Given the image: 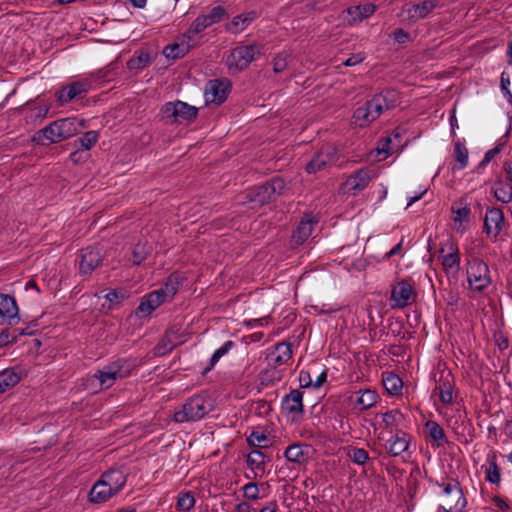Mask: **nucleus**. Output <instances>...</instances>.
Masks as SVG:
<instances>
[{"mask_svg": "<svg viewBox=\"0 0 512 512\" xmlns=\"http://www.w3.org/2000/svg\"><path fill=\"white\" fill-rule=\"evenodd\" d=\"M226 14V11L221 6L213 7L207 14H203V16L208 21V24L213 25L215 23L220 22Z\"/></svg>", "mask_w": 512, "mask_h": 512, "instance_id": "nucleus-51", "label": "nucleus"}, {"mask_svg": "<svg viewBox=\"0 0 512 512\" xmlns=\"http://www.w3.org/2000/svg\"><path fill=\"white\" fill-rule=\"evenodd\" d=\"M409 443L410 436L400 430L387 441L386 449L391 456H399L408 449Z\"/></svg>", "mask_w": 512, "mask_h": 512, "instance_id": "nucleus-26", "label": "nucleus"}, {"mask_svg": "<svg viewBox=\"0 0 512 512\" xmlns=\"http://www.w3.org/2000/svg\"><path fill=\"white\" fill-rule=\"evenodd\" d=\"M278 508L276 501H269L259 510V512H277Z\"/></svg>", "mask_w": 512, "mask_h": 512, "instance_id": "nucleus-64", "label": "nucleus"}, {"mask_svg": "<svg viewBox=\"0 0 512 512\" xmlns=\"http://www.w3.org/2000/svg\"><path fill=\"white\" fill-rule=\"evenodd\" d=\"M211 401L202 394H196L174 413V420L178 423L198 421L212 410Z\"/></svg>", "mask_w": 512, "mask_h": 512, "instance_id": "nucleus-5", "label": "nucleus"}, {"mask_svg": "<svg viewBox=\"0 0 512 512\" xmlns=\"http://www.w3.org/2000/svg\"><path fill=\"white\" fill-rule=\"evenodd\" d=\"M160 113L162 119H165L171 124L181 123L182 121L191 122L197 118L198 108L186 102L176 100L165 103Z\"/></svg>", "mask_w": 512, "mask_h": 512, "instance_id": "nucleus-7", "label": "nucleus"}, {"mask_svg": "<svg viewBox=\"0 0 512 512\" xmlns=\"http://www.w3.org/2000/svg\"><path fill=\"white\" fill-rule=\"evenodd\" d=\"M260 54L256 45H244L234 48L226 59L230 71L238 72L246 69Z\"/></svg>", "mask_w": 512, "mask_h": 512, "instance_id": "nucleus-9", "label": "nucleus"}, {"mask_svg": "<svg viewBox=\"0 0 512 512\" xmlns=\"http://www.w3.org/2000/svg\"><path fill=\"white\" fill-rule=\"evenodd\" d=\"M234 346L235 343L232 340H228L221 347L216 349L209 360V365L204 369L203 374H206L207 372L211 371L217 364V362L223 356H225Z\"/></svg>", "mask_w": 512, "mask_h": 512, "instance_id": "nucleus-37", "label": "nucleus"}, {"mask_svg": "<svg viewBox=\"0 0 512 512\" xmlns=\"http://www.w3.org/2000/svg\"><path fill=\"white\" fill-rule=\"evenodd\" d=\"M284 456L289 462L298 464L305 462L307 458L304 453L303 446L300 444H292L288 446L284 452Z\"/></svg>", "mask_w": 512, "mask_h": 512, "instance_id": "nucleus-39", "label": "nucleus"}, {"mask_svg": "<svg viewBox=\"0 0 512 512\" xmlns=\"http://www.w3.org/2000/svg\"><path fill=\"white\" fill-rule=\"evenodd\" d=\"M504 225V214L502 209L497 207L488 208L486 210L484 219V231L485 233L496 239L500 234Z\"/></svg>", "mask_w": 512, "mask_h": 512, "instance_id": "nucleus-19", "label": "nucleus"}, {"mask_svg": "<svg viewBox=\"0 0 512 512\" xmlns=\"http://www.w3.org/2000/svg\"><path fill=\"white\" fill-rule=\"evenodd\" d=\"M438 486L443 489V504L440 506L443 511L461 512L465 508L467 502L457 480L450 479L446 483H439Z\"/></svg>", "mask_w": 512, "mask_h": 512, "instance_id": "nucleus-8", "label": "nucleus"}, {"mask_svg": "<svg viewBox=\"0 0 512 512\" xmlns=\"http://www.w3.org/2000/svg\"><path fill=\"white\" fill-rule=\"evenodd\" d=\"M466 273L469 288L475 292L484 291L492 282L488 265L479 258L467 262Z\"/></svg>", "mask_w": 512, "mask_h": 512, "instance_id": "nucleus-6", "label": "nucleus"}, {"mask_svg": "<svg viewBox=\"0 0 512 512\" xmlns=\"http://www.w3.org/2000/svg\"><path fill=\"white\" fill-rule=\"evenodd\" d=\"M384 146L382 148H377V153L378 154H385V157H387L388 155L392 154L393 153V150L394 148L391 147V143H392V138L391 137H387L384 139Z\"/></svg>", "mask_w": 512, "mask_h": 512, "instance_id": "nucleus-62", "label": "nucleus"}, {"mask_svg": "<svg viewBox=\"0 0 512 512\" xmlns=\"http://www.w3.org/2000/svg\"><path fill=\"white\" fill-rule=\"evenodd\" d=\"M21 380L20 374L13 369H5L0 372V394L14 387Z\"/></svg>", "mask_w": 512, "mask_h": 512, "instance_id": "nucleus-35", "label": "nucleus"}, {"mask_svg": "<svg viewBox=\"0 0 512 512\" xmlns=\"http://www.w3.org/2000/svg\"><path fill=\"white\" fill-rule=\"evenodd\" d=\"M192 47V37L189 33L179 36L174 43L164 47L163 55L170 60L184 57Z\"/></svg>", "mask_w": 512, "mask_h": 512, "instance_id": "nucleus-20", "label": "nucleus"}, {"mask_svg": "<svg viewBox=\"0 0 512 512\" xmlns=\"http://www.w3.org/2000/svg\"><path fill=\"white\" fill-rule=\"evenodd\" d=\"M426 428L428 429L429 436L436 442L437 446L442 445L445 438L443 428L435 421H428Z\"/></svg>", "mask_w": 512, "mask_h": 512, "instance_id": "nucleus-45", "label": "nucleus"}, {"mask_svg": "<svg viewBox=\"0 0 512 512\" xmlns=\"http://www.w3.org/2000/svg\"><path fill=\"white\" fill-rule=\"evenodd\" d=\"M82 127L83 121L75 117L58 119L37 131L32 141L38 145L58 143L75 136Z\"/></svg>", "mask_w": 512, "mask_h": 512, "instance_id": "nucleus-2", "label": "nucleus"}, {"mask_svg": "<svg viewBox=\"0 0 512 512\" xmlns=\"http://www.w3.org/2000/svg\"><path fill=\"white\" fill-rule=\"evenodd\" d=\"M417 298V292L409 280H401L391 289L390 306L392 309H403Z\"/></svg>", "mask_w": 512, "mask_h": 512, "instance_id": "nucleus-10", "label": "nucleus"}, {"mask_svg": "<svg viewBox=\"0 0 512 512\" xmlns=\"http://www.w3.org/2000/svg\"><path fill=\"white\" fill-rule=\"evenodd\" d=\"M509 85H510L509 75L505 72H502L501 79H500V87H501L502 93L504 94V96L506 97L507 100L509 98V94H512V92L509 90Z\"/></svg>", "mask_w": 512, "mask_h": 512, "instance_id": "nucleus-59", "label": "nucleus"}, {"mask_svg": "<svg viewBox=\"0 0 512 512\" xmlns=\"http://www.w3.org/2000/svg\"><path fill=\"white\" fill-rule=\"evenodd\" d=\"M289 60V54L286 52H281L277 54V56L273 59V71L275 73H280L287 68Z\"/></svg>", "mask_w": 512, "mask_h": 512, "instance_id": "nucleus-52", "label": "nucleus"}, {"mask_svg": "<svg viewBox=\"0 0 512 512\" xmlns=\"http://www.w3.org/2000/svg\"><path fill=\"white\" fill-rule=\"evenodd\" d=\"M208 21L203 15H199L191 24L190 28L185 32L189 33V35L193 38L194 35H197L204 31L206 28L210 27Z\"/></svg>", "mask_w": 512, "mask_h": 512, "instance_id": "nucleus-48", "label": "nucleus"}, {"mask_svg": "<svg viewBox=\"0 0 512 512\" xmlns=\"http://www.w3.org/2000/svg\"><path fill=\"white\" fill-rule=\"evenodd\" d=\"M281 409L292 422L302 419L304 415L303 393L298 389L291 390L282 398Z\"/></svg>", "mask_w": 512, "mask_h": 512, "instance_id": "nucleus-12", "label": "nucleus"}, {"mask_svg": "<svg viewBox=\"0 0 512 512\" xmlns=\"http://www.w3.org/2000/svg\"><path fill=\"white\" fill-rule=\"evenodd\" d=\"M173 344L172 342L167 339V338H163L154 348V354L156 356H163V355H166L168 353H170L173 349Z\"/></svg>", "mask_w": 512, "mask_h": 512, "instance_id": "nucleus-53", "label": "nucleus"}, {"mask_svg": "<svg viewBox=\"0 0 512 512\" xmlns=\"http://www.w3.org/2000/svg\"><path fill=\"white\" fill-rule=\"evenodd\" d=\"M338 160L337 149L334 146H325L318 151L306 165L309 174H315L324 169L327 165L336 163Z\"/></svg>", "mask_w": 512, "mask_h": 512, "instance_id": "nucleus-16", "label": "nucleus"}, {"mask_svg": "<svg viewBox=\"0 0 512 512\" xmlns=\"http://www.w3.org/2000/svg\"><path fill=\"white\" fill-rule=\"evenodd\" d=\"M436 389L439 391L440 401L449 405L453 401L454 378L450 371H442L437 380Z\"/></svg>", "mask_w": 512, "mask_h": 512, "instance_id": "nucleus-25", "label": "nucleus"}, {"mask_svg": "<svg viewBox=\"0 0 512 512\" xmlns=\"http://www.w3.org/2000/svg\"><path fill=\"white\" fill-rule=\"evenodd\" d=\"M299 384L302 388L312 387V377L309 371L301 370L299 372Z\"/></svg>", "mask_w": 512, "mask_h": 512, "instance_id": "nucleus-60", "label": "nucleus"}, {"mask_svg": "<svg viewBox=\"0 0 512 512\" xmlns=\"http://www.w3.org/2000/svg\"><path fill=\"white\" fill-rule=\"evenodd\" d=\"M265 463V454L259 450H252L247 456V464L252 469H263V465Z\"/></svg>", "mask_w": 512, "mask_h": 512, "instance_id": "nucleus-47", "label": "nucleus"}, {"mask_svg": "<svg viewBox=\"0 0 512 512\" xmlns=\"http://www.w3.org/2000/svg\"><path fill=\"white\" fill-rule=\"evenodd\" d=\"M347 456L354 464L359 466L365 465L370 460L368 451L358 447H349Z\"/></svg>", "mask_w": 512, "mask_h": 512, "instance_id": "nucleus-43", "label": "nucleus"}, {"mask_svg": "<svg viewBox=\"0 0 512 512\" xmlns=\"http://www.w3.org/2000/svg\"><path fill=\"white\" fill-rule=\"evenodd\" d=\"M393 38L399 44H404L410 40V35L403 29H396L393 33Z\"/></svg>", "mask_w": 512, "mask_h": 512, "instance_id": "nucleus-61", "label": "nucleus"}, {"mask_svg": "<svg viewBox=\"0 0 512 512\" xmlns=\"http://www.w3.org/2000/svg\"><path fill=\"white\" fill-rule=\"evenodd\" d=\"M454 229L463 234L467 231L470 222V207L461 199L451 206Z\"/></svg>", "mask_w": 512, "mask_h": 512, "instance_id": "nucleus-23", "label": "nucleus"}, {"mask_svg": "<svg viewBox=\"0 0 512 512\" xmlns=\"http://www.w3.org/2000/svg\"><path fill=\"white\" fill-rule=\"evenodd\" d=\"M375 10L376 6L372 3L360 4L348 7L342 12L341 17L346 24L353 26L373 15Z\"/></svg>", "mask_w": 512, "mask_h": 512, "instance_id": "nucleus-18", "label": "nucleus"}, {"mask_svg": "<svg viewBox=\"0 0 512 512\" xmlns=\"http://www.w3.org/2000/svg\"><path fill=\"white\" fill-rule=\"evenodd\" d=\"M179 289L176 277L170 276L159 289L147 294L137 307V314L150 315L156 308L173 299Z\"/></svg>", "mask_w": 512, "mask_h": 512, "instance_id": "nucleus-4", "label": "nucleus"}, {"mask_svg": "<svg viewBox=\"0 0 512 512\" xmlns=\"http://www.w3.org/2000/svg\"><path fill=\"white\" fill-rule=\"evenodd\" d=\"M382 422L385 429L392 430L397 427L403 420V414L399 410H389L381 414Z\"/></svg>", "mask_w": 512, "mask_h": 512, "instance_id": "nucleus-42", "label": "nucleus"}, {"mask_svg": "<svg viewBox=\"0 0 512 512\" xmlns=\"http://www.w3.org/2000/svg\"><path fill=\"white\" fill-rule=\"evenodd\" d=\"M468 149L461 141H457L454 145V158L456 164L453 166V170H463L468 165Z\"/></svg>", "mask_w": 512, "mask_h": 512, "instance_id": "nucleus-36", "label": "nucleus"}, {"mask_svg": "<svg viewBox=\"0 0 512 512\" xmlns=\"http://www.w3.org/2000/svg\"><path fill=\"white\" fill-rule=\"evenodd\" d=\"M104 298L111 304H119L125 298V292L123 290H110L104 295Z\"/></svg>", "mask_w": 512, "mask_h": 512, "instance_id": "nucleus-55", "label": "nucleus"}, {"mask_svg": "<svg viewBox=\"0 0 512 512\" xmlns=\"http://www.w3.org/2000/svg\"><path fill=\"white\" fill-rule=\"evenodd\" d=\"M20 321L19 309L15 299L0 294V325H12Z\"/></svg>", "mask_w": 512, "mask_h": 512, "instance_id": "nucleus-17", "label": "nucleus"}, {"mask_svg": "<svg viewBox=\"0 0 512 512\" xmlns=\"http://www.w3.org/2000/svg\"><path fill=\"white\" fill-rule=\"evenodd\" d=\"M230 92V82L226 79L209 80L204 89L206 105L219 106L226 101Z\"/></svg>", "mask_w": 512, "mask_h": 512, "instance_id": "nucleus-13", "label": "nucleus"}, {"mask_svg": "<svg viewBox=\"0 0 512 512\" xmlns=\"http://www.w3.org/2000/svg\"><path fill=\"white\" fill-rule=\"evenodd\" d=\"M194 505L195 497L192 492L188 491L179 494L176 505L178 510L188 512L194 507Z\"/></svg>", "mask_w": 512, "mask_h": 512, "instance_id": "nucleus-46", "label": "nucleus"}, {"mask_svg": "<svg viewBox=\"0 0 512 512\" xmlns=\"http://www.w3.org/2000/svg\"><path fill=\"white\" fill-rule=\"evenodd\" d=\"M284 189L285 182L281 178H273L271 181L250 191L248 197L251 201L263 205L274 200L276 195H281Z\"/></svg>", "mask_w": 512, "mask_h": 512, "instance_id": "nucleus-11", "label": "nucleus"}, {"mask_svg": "<svg viewBox=\"0 0 512 512\" xmlns=\"http://www.w3.org/2000/svg\"><path fill=\"white\" fill-rule=\"evenodd\" d=\"M492 190L495 198L504 203L508 204L512 201V184L501 179L494 182Z\"/></svg>", "mask_w": 512, "mask_h": 512, "instance_id": "nucleus-31", "label": "nucleus"}, {"mask_svg": "<svg viewBox=\"0 0 512 512\" xmlns=\"http://www.w3.org/2000/svg\"><path fill=\"white\" fill-rule=\"evenodd\" d=\"M399 96L395 90H385L374 95L364 105L358 107L353 114L354 122L359 127H367L386 110L398 104Z\"/></svg>", "mask_w": 512, "mask_h": 512, "instance_id": "nucleus-1", "label": "nucleus"}, {"mask_svg": "<svg viewBox=\"0 0 512 512\" xmlns=\"http://www.w3.org/2000/svg\"><path fill=\"white\" fill-rule=\"evenodd\" d=\"M502 147H503V144H498L494 148L488 150L485 153L484 158L479 163V167L486 166L497 154L500 153V151L502 150Z\"/></svg>", "mask_w": 512, "mask_h": 512, "instance_id": "nucleus-57", "label": "nucleus"}, {"mask_svg": "<svg viewBox=\"0 0 512 512\" xmlns=\"http://www.w3.org/2000/svg\"><path fill=\"white\" fill-rule=\"evenodd\" d=\"M441 255V264L445 273L458 271L461 263L458 245L451 239L441 243L439 249Z\"/></svg>", "mask_w": 512, "mask_h": 512, "instance_id": "nucleus-15", "label": "nucleus"}, {"mask_svg": "<svg viewBox=\"0 0 512 512\" xmlns=\"http://www.w3.org/2000/svg\"><path fill=\"white\" fill-rule=\"evenodd\" d=\"M256 17L257 14L254 11L237 15L232 19L227 29L232 33H239L243 31L253 20H255Z\"/></svg>", "mask_w": 512, "mask_h": 512, "instance_id": "nucleus-33", "label": "nucleus"}, {"mask_svg": "<svg viewBox=\"0 0 512 512\" xmlns=\"http://www.w3.org/2000/svg\"><path fill=\"white\" fill-rule=\"evenodd\" d=\"M247 442L251 447L255 448H268L271 444V440L268 438V436L259 431H253L249 437L247 438Z\"/></svg>", "mask_w": 512, "mask_h": 512, "instance_id": "nucleus-44", "label": "nucleus"}, {"mask_svg": "<svg viewBox=\"0 0 512 512\" xmlns=\"http://www.w3.org/2000/svg\"><path fill=\"white\" fill-rule=\"evenodd\" d=\"M151 61L148 50H140L127 61V68L131 71H141L146 68Z\"/></svg>", "mask_w": 512, "mask_h": 512, "instance_id": "nucleus-32", "label": "nucleus"}, {"mask_svg": "<svg viewBox=\"0 0 512 512\" xmlns=\"http://www.w3.org/2000/svg\"><path fill=\"white\" fill-rule=\"evenodd\" d=\"M435 7V1L425 0L421 3L406 5L403 7V11L408 14L410 19H422L431 13Z\"/></svg>", "mask_w": 512, "mask_h": 512, "instance_id": "nucleus-28", "label": "nucleus"}, {"mask_svg": "<svg viewBox=\"0 0 512 512\" xmlns=\"http://www.w3.org/2000/svg\"><path fill=\"white\" fill-rule=\"evenodd\" d=\"M101 478L92 486L89 493V500L93 503H104L115 494L109 489Z\"/></svg>", "mask_w": 512, "mask_h": 512, "instance_id": "nucleus-30", "label": "nucleus"}, {"mask_svg": "<svg viewBox=\"0 0 512 512\" xmlns=\"http://www.w3.org/2000/svg\"><path fill=\"white\" fill-rule=\"evenodd\" d=\"M315 223L311 216L306 215L293 233V242L297 245L303 244L311 236Z\"/></svg>", "mask_w": 512, "mask_h": 512, "instance_id": "nucleus-29", "label": "nucleus"}, {"mask_svg": "<svg viewBox=\"0 0 512 512\" xmlns=\"http://www.w3.org/2000/svg\"><path fill=\"white\" fill-rule=\"evenodd\" d=\"M355 394L357 396L356 405L361 410H367L371 408L373 405H375L378 399V394L376 391L371 389L358 390L355 392Z\"/></svg>", "mask_w": 512, "mask_h": 512, "instance_id": "nucleus-34", "label": "nucleus"}, {"mask_svg": "<svg viewBox=\"0 0 512 512\" xmlns=\"http://www.w3.org/2000/svg\"><path fill=\"white\" fill-rule=\"evenodd\" d=\"M493 339L495 341V344L498 346L499 350L504 351L509 347L508 336L503 331H495L493 334Z\"/></svg>", "mask_w": 512, "mask_h": 512, "instance_id": "nucleus-54", "label": "nucleus"}, {"mask_svg": "<svg viewBox=\"0 0 512 512\" xmlns=\"http://www.w3.org/2000/svg\"><path fill=\"white\" fill-rule=\"evenodd\" d=\"M101 252L96 247H87L81 250L79 272L90 275L101 263Z\"/></svg>", "mask_w": 512, "mask_h": 512, "instance_id": "nucleus-22", "label": "nucleus"}, {"mask_svg": "<svg viewBox=\"0 0 512 512\" xmlns=\"http://www.w3.org/2000/svg\"><path fill=\"white\" fill-rule=\"evenodd\" d=\"M17 339V334L15 331H10L8 329L3 330L0 333V348L7 346L10 343L15 342Z\"/></svg>", "mask_w": 512, "mask_h": 512, "instance_id": "nucleus-56", "label": "nucleus"}, {"mask_svg": "<svg viewBox=\"0 0 512 512\" xmlns=\"http://www.w3.org/2000/svg\"><path fill=\"white\" fill-rule=\"evenodd\" d=\"M99 138V134L97 131L90 130L83 134L80 138L74 141V146L76 148H80L82 150H90L95 146Z\"/></svg>", "mask_w": 512, "mask_h": 512, "instance_id": "nucleus-38", "label": "nucleus"}, {"mask_svg": "<svg viewBox=\"0 0 512 512\" xmlns=\"http://www.w3.org/2000/svg\"><path fill=\"white\" fill-rule=\"evenodd\" d=\"M243 496L249 500H258L263 496L260 495V487L255 482H249L242 487Z\"/></svg>", "mask_w": 512, "mask_h": 512, "instance_id": "nucleus-50", "label": "nucleus"}, {"mask_svg": "<svg viewBox=\"0 0 512 512\" xmlns=\"http://www.w3.org/2000/svg\"><path fill=\"white\" fill-rule=\"evenodd\" d=\"M90 89L88 81H75L69 85L62 87L57 93L56 97L59 103H68L77 96L87 93Z\"/></svg>", "mask_w": 512, "mask_h": 512, "instance_id": "nucleus-24", "label": "nucleus"}, {"mask_svg": "<svg viewBox=\"0 0 512 512\" xmlns=\"http://www.w3.org/2000/svg\"><path fill=\"white\" fill-rule=\"evenodd\" d=\"M105 484L116 495L126 484V475L120 469H110L104 472L101 477Z\"/></svg>", "mask_w": 512, "mask_h": 512, "instance_id": "nucleus-27", "label": "nucleus"}, {"mask_svg": "<svg viewBox=\"0 0 512 512\" xmlns=\"http://www.w3.org/2000/svg\"><path fill=\"white\" fill-rule=\"evenodd\" d=\"M486 480L492 484L500 483V480H501L500 468L498 467L495 454L488 456V468L486 469Z\"/></svg>", "mask_w": 512, "mask_h": 512, "instance_id": "nucleus-40", "label": "nucleus"}, {"mask_svg": "<svg viewBox=\"0 0 512 512\" xmlns=\"http://www.w3.org/2000/svg\"><path fill=\"white\" fill-rule=\"evenodd\" d=\"M503 170L506 176V182L512 184V160H508L503 163Z\"/></svg>", "mask_w": 512, "mask_h": 512, "instance_id": "nucleus-63", "label": "nucleus"}, {"mask_svg": "<svg viewBox=\"0 0 512 512\" xmlns=\"http://www.w3.org/2000/svg\"><path fill=\"white\" fill-rule=\"evenodd\" d=\"M383 385L390 394H397L403 387L402 380L394 373H387L383 377Z\"/></svg>", "mask_w": 512, "mask_h": 512, "instance_id": "nucleus-41", "label": "nucleus"}, {"mask_svg": "<svg viewBox=\"0 0 512 512\" xmlns=\"http://www.w3.org/2000/svg\"><path fill=\"white\" fill-rule=\"evenodd\" d=\"M366 59V55L364 52H358L356 54L351 55L349 58H347L343 65L346 67H352L357 64L362 63Z\"/></svg>", "mask_w": 512, "mask_h": 512, "instance_id": "nucleus-58", "label": "nucleus"}, {"mask_svg": "<svg viewBox=\"0 0 512 512\" xmlns=\"http://www.w3.org/2000/svg\"><path fill=\"white\" fill-rule=\"evenodd\" d=\"M133 367V363L125 358L113 361L89 377L88 387L94 389V391L108 389L118 379L130 376Z\"/></svg>", "mask_w": 512, "mask_h": 512, "instance_id": "nucleus-3", "label": "nucleus"}, {"mask_svg": "<svg viewBox=\"0 0 512 512\" xmlns=\"http://www.w3.org/2000/svg\"><path fill=\"white\" fill-rule=\"evenodd\" d=\"M150 249L147 248L146 243H137L133 249V263L136 265L141 264L145 259Z\"/></svg>", "mask_w": 512, "mask_h": 512, "instance_id": "nucleus-49", "label": "nucleus"}, {"mask_svg": "<svg viewBox=\"0 0 512 512\" xmlns=\"http://www.w3.org/2000/svg\"><path fill=\"white\" fill-rule=\"evenodd\" d=\"M268 365L277 368L286 364L292 358L291 344L280 342L271 347L267 353Z\"/></svg>", "mask_w": 512, "mask_h": 512, "instance_id": "nucleus-21", "label": "nucleus"}, {"mask_svg": "<svg viewBox=\"0 0 512 512\" xmlns=\"http://www.w3.org/2000/svg\"><path fill=\"white\" fill-rule=\"evenodd\" d=\"M375 176L372 169L367 167L360 168L346 179L343 188L348 194L356 196L369 185Z\"/></svg>", "mask_w": 512, "mask_h": 512, "instance_id": "nucleus-14", "label": "nucleus"}]
</instances>
